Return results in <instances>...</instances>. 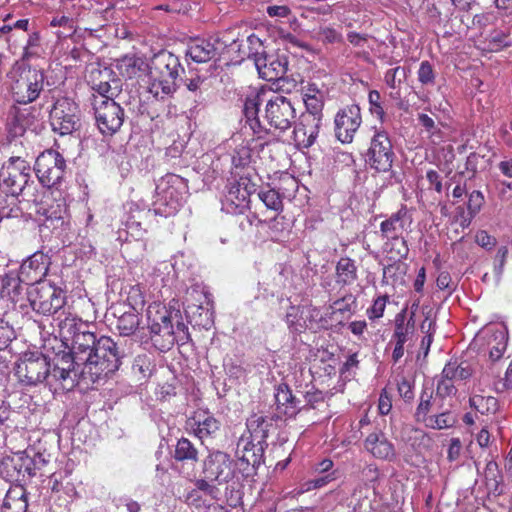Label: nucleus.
<instances>
[{"instance_id":"nucleus-6","label":"nucleus","mask_w":512,"mask_h":512,"mask_svg":"<svg viewBox=\"0 0 512 512\" xmlns=\"http://www.w3.org/2000/svg\"><path fill=\"white\" fill-rule=\"evenodd\" d=\"M183 179L175 174H167L156 185L153 209L164 217L175 215L183 204Z\"/></svg>"},{"instance_id":"nucleus-17","label":"nucleus","mask_w":512,"mask_h":512,"mask_svg":"<svg viewBox=\"0 0 512 512\" xmlns=\"http://www.w3.org/2000/svg\"><path fill=\"white\" fill-rule=\"evenodd\" d=\"M361 123L360 107L356 104L345 106L337 112L334 118L336 138L341 143H351Z\"/></svg>"},{"instance_id":"nucleus-53","label":"nucleus","mask_w":512,"mask_h":512,"mask_svg":"<svg viewBox=\"0 0 512 512\" xmlns=\"http://www.w3.org/2000/svg\"><path fill=\"white\" fill-rule=\"evenodd\" d=\"M494 193L502 201H508L512 199V181L507 182L503 180L495 181Z\"/></svg>"},{"instance_id":"nucleus-43","label":"nucleus","mask_w":512,"mask_h":512,"mask_svg":"<svg viewBox=\"0 0 512 512\" xmlns=\"http://www.w3.org/2000/svg\"><path fill=\"white\" fill-rule=\"evenodd\" d=\"M442 375L457 382L468 379L472 375V371L468 365L463 366L458 364L457 361H450L443 368Z\"/></svg>"},{"instance_id":"nucleus-5","label":"nucleus","mask_w":512,"mask_h":512,"mask_svg":"<svg viewBox=\"0 0 512 512\" xmlns=\"http://www.w3.org/2000/svg\"><path fill=\"white\" fill-rule=\"evenodd\" d=\"M148 70L151 79L150 92L160 98L177 90L178 78L184 72L179 58L165 50L152 57Z\"/></svg>"},{"instance_id":"nucleus-40","label":"nucleus","mask_w":512,"mask_h":512,"mask_svg":"<svg viewBox=\"0 0 512 512\" xmlns=\"http://www.w3.org/2000/svg\"><path fill=\"white\" fill-rule=\"evenodd\" d=\"M433 390L425 387L420 395L419 404L415 411V419L419 423H425L426 420L431 416L429 413L433 407Z\"/></svg>"},{"instance_id":"nucleus-37","label":"nucleus","mask_w":512,"mask_h":512,"mask_svg":"<svg viewBox=\"0 0 512 512\" xmlns=\"http://www.w3.org/2000/svg\"><path fill=\"white\" fill-rule=\"evenodd\" d=\"M413 317L414 313L406 321L405 311L396 315L393 338L397 343L405 344L414 333L415 321Z\"/></svg>"},{"instance_id":"nucleus-20","label":"nucleus","mask_w":512,"mask_h":512,"mask_svg":"<svg viewBox=\"0 0 512 512\" xmlns=\"http://www.w3.org/2000/svg\"><path fill=\"white\" fill-rule=\"evenodd\" d=\"M322 117L311 113H302L293 130V140L299 148L311 147L319 134Z\"/></svg>"},{"instance_id":"nucleus-56","label":"nucleus","mask_w":512,"mask_h":512,"mask_svg":"<svg viewBox=\"0 0 512 512\" xmlns=\"http://www.w3.org/2000/svg\"><path fill=\"white\" fill-rule=\"evenodd\" d=\"M484 203V196L480 191H473L469 195L468 210L471 215H476Z\"/></svg>"},{"instance_id":"nucleus-39","label":"nucleus","mask_w":512,"mask_h":512,"mask_svg":"<svg viewBox=\"0 0 512 512\" xmlns=\"http://www.w3.org/2000/svg\"><path fill=\"white\" fill-rule=\"evenodd\" d=\"M384 251L388 261H404L409 254V247L407 241L402 236L386 240Z\"/></svg>"},{"instance_id":"nucleus-22","label":"nucleus","mask_w":512,"mask_h":512,"mask_svg":"<svg viewBox=\"0 0 512 512\" xmlns=\"http://www.w3.org/2000/svg\"><path fill=\"white\" fill-rule=\"evenodd\" d=\"M50 265V257L37 251L27 258L20 266L19 273L24 283L36 285L46 276Z\"/></svg>"},{"instance_id":"nucleus-7","label":"nucleus","mask_w":512,"mask_h":512,"mask_svg":"<svg viewBox=\"0 0 512 512\" xmlns=\"http://www.w3.org/2000/svg\"><path fill=\"white\" fill-rule=\"evenodd\" d=\"M53 368H50V378L58 382L63 389L71 390L80 378L96 382L92 375L84 373V363L76 359L75 354L68 352L57 353L53 358Z\"/></svg>"},{"instance_id":"nucleus-54","label":"nucleus","mask_w":512,"mask_h":512,"mask_svg":"<svg viewBox=\"0 0 512 512\" xmlns=\"http://www.w3.org/2000/svg\"><path fill=\"white\" fill-rule=\"evenodd\" d=\"M388 301L387 296H379L377 297L373 305L367 310V314L370 319L381 318L384 314L386 303Z\"/></svg>"},{"instance_id":"nucleus-19","label":"nucleus","mask_w":512,"mask_h":512,"mask_svg":"<svg viewBox=\"0 0 512 512\" xmlns=\"http://www.w3.org/2000/svg\"><path fill=\"white\" fill-rule=\"evenodd\" d=\"M204 472L210 481L228 483L234 477L233 461L224 452H213L204 462Z\"/></svg>"},{"instance_id":"nucleus-2","label":"nucleus","mask_w":512,"mask_h":512,"mask_svg":"<svg viewBox=\"0 0 512 512\" xmlns=\"http://www.w3.org/2000/svg\"><path fill=\"white\" fill-rule=\"evenodd\" d=\"M243 111L246 122L256 134L267 131V125L284 132L296 119V109L289 98L263 89L246 96Z\"/></svg>"},{"instance_id":"nucleus-18","label":"nucleus","mask_w":512,"mask_h":512,"mask_svg":"<svg viewBox=\"0 0 512 512\" xmlns=\"http://www.w3.org/2000/svg\"><path fill=\"white\" fill-rule=\"evenodd\" d=\"M253 187L245 178L231 183L222 201V209L227 213L242 214L249 207Z\"/></svg>"},{"instance_id":"nucleus-61","label":"nucleus","mask_w":512,"mask_h":512,"mask_svg":"<svg viewBox=\"0 0 512 512\" xmlns=\"http://www.w3.org/2000/svg\"><path fill=\"white\" fill-rule=\"evenodd\" d=\"M266 12L273 18H285L291 14V9L286 5H272L267 7Z\"/></svg>"},{"instance_id":"nucleus-31","label":"nucleus","mask_w":512,"mask_h":512,"mask_svg":"<svg viewBox=\"0 0 512 512\" xmlns=\"http://www.w3.org/2000/svg\"><path fill=\"white\" fill-rule=\"evenodd\" d=\"M302 95L306 107L305 113L323 116L322 110L325 100V91L316 83L308 82L302 87Z\"/></svg>"},{"instance_id":"nucleus-16","label":"nucleus","mask_w":512,"mask_h":512,"mask_svg":"<svg viewBox=\"0 0 512 512\" xmlns=\"http://www.w3.org/2000/svg\"><path fill=\"white\" fill-rule=\"evenodd\" d=\"M267 446L261 443L240 437L236 447L238 467L244 477H254L257 469L264 461V451Z\"/></svg>"},{"instance_id":"nucleus-63","label":"nucleus","mask_w":512,"mask_h":512,"mask_svg":"<svg viewBox=\"0 0 512 512\" xmlns=\"http://www.w3.org/2000/svg\"><path fill=\"white\" fill-rule=\"evenodd\" d=\"M426 178L430 184V186L434 187V189L438 192V193H441L442 192V182H441V177L439 175V173L435 170H429L427 171V174H426Z\"/></svg>"},{"instance_id":"nucleus-30","label":"nucleus","mask_w":512,"mask_h":512,"mask_svg":"<svg viewBox=\"0 0 512 512\" xmlns=\"http://www.w3.org/2000/svg\"><path fill=\"white\" fill-rule=\"evenodd\" d=\"M28 493L22 485L11 486L6 492L0 512H27Z\"/></svg>"},{"instance_id":"nucleus-13","label":"nucleus","mask_w":512,"mask_h":512,"mask_svg":"<svg viewBox=\"0 0 512 512\" xmlns=\"http://www.w3.org/2000/svg\"><path fill=\"white\" fill-rule=\"evenodd\" d=\"M44 72L36 68L23 70L11 85L14 100L20 104L35 101L44 87Z\"/></svg>"},{"instance_id":"nucleus-25","label":"nucleus","mask_w":512,"mask_h":512,"mask_svg":"<svg viewBox=\"0 0 512 512\" xmlns=\"http://www.w3.org/2000/svg\"><path fill=\"white\" fill-rule=\"evenodd\" d=\"M312 473L314 478L308 480L303 485L305 491L322 488L332 481H335L340 476L339 470L334 468L333 461L328 458L314 463Z\"/></svg>"},{"instance_id":"nucleus-14","label":"nucleus","mask_w":512,"mask_h":512,"mask_svg":"<svg viewBox=\"0 0 512 512\" xmlns=\"http://www.w3.org/2000/svg\"><path fill=\"white\" fill-rule=\"evenodd\" d=\"M66 161L55 150L49 149L42 152L35 161L34 170L39 181L47 187L58 184L65 173Z\"/></svg>"},{"instance_id":"nucleus-60","label":"nucleus","mask_w":512,"mask_h":512,"mask_svg":"<svg viewBox=\"0 0 512 512\" xmlns=\"http://www.w3.org/2000/svg\"><path fill=\"white\" fill-rule=\"evenodd\" d=\"M462 444L459 438H452L447 451V459L450 462L457 461L460 457Z\"/></svg>"},{"instance_id":"nucleus-36","label":"nucleus","mask_w":512,"mask_h":512,"mask_svg":"<svg viewBox=\"0 0 512 512\" xmlns=\"http://www.w3.org/2000/svg\"><path fill=\"white\" fill-rule=\"evenodd\" d=\"M383 268V283L387 285H402L408 271L405 261H389Z\"/></svg>"},{"instance_id":"nucleus-23","label":"nucleus","mask_w":512,"mask_h":512,"mask_svg":"<svg viewBox=\"0 0 512 512\" xmlns=\"http://www.w3.org/2000/svg\"><path fill=\"white\" fill-rule=\"evenodd\" d=\"M412 216L407 207L402 205L380 224V234L383 239L390 240L402 237L404 231L410 230Z\"/></svg>"},{"instance_id":"nucleus-50","label":"nucleus","mask_w":512,"mask_h":512,"mask_svg":"<svg viewBox=\"0 0 512 512\" xmlns=\"http://www.w3.org/2000/svg\"><path fill=\"white\" fill-rule=\"evenodd\" d=\"M457 389L455 387V381L447 379L441 374V379L437 383L436 397L445 398L448 396L455 395Z\"/></svg>"},{"instance_id":"nucleus-24","label":"nucleus","mask_w":512,"mask_h":512,"mask_svg":"<svg viewBox=\"0 0 512 512\" xmlns=\"http://www.w3.org/2000/svg\"><path fill=\"white\" fill-rule=\"evenodd\" d=\"M3 467L11 479L23 481L25 477H32L36 471V459H32L25 453H18L12 457H7L3 461Z\"/></svg>"},{"instance_id":"nucleus-64","label":"nucleus","mask_w":512,"mask_h":512,"mask_svg":"<svg viewBox=\"0 0 512 512\" xmlns=\"http://www.w3.org/2000/svg\"><path fill=\"white\" fill-rule=\"evenodd\" d=\"M50 25L53 27H68L70 31L73 30V20L64 15L55 16L50 22Z\"/></svg>"},{"instance_id":"nucleus-28","label":"nucleus","mask_w":512,"mask_h":512,"mask_svg":"<svg viewBox=\"0 0 512 512\" xmlns=\"http://www.w3.org/2000/svg\"><path fill=\"white\" fill-rule=\"evenodd\" d=\"M218 45V39H195L189 44L186 55L197 63H205L215 57Z\"/></svg>"},{"instance_id":"nucleus-51","label":"nucleus","mask_w":512,"mask_h":512,"mask_svg":"<svg viewBox=\"0 0 512 512\" xmlns=\"http://www.w3.org/2000/svg\"><path fill=\"white\" fill-rule=\"evenodd\" d=\"M112 82L115 85L114 87L108 81H101L98 84H94L92 88L99 94L98 96H94V100H99L100 97L112 98L115 91L118 89V81L113 80Z\"/></svg>"},{"instance_id":"nucleus-44","label":"nucleus","mask_w":512,"mask_h":512,"mask_svg":"<svg viewBox=\"0 0 512 512\" xmlns=\"http://www.w3.org/2000/svg\"><path fill=\"white\" fill-rule=\"evenodd\" d=\"M197 427L195 428L196 436L200 439L208 437L219 430V422L212 416H204L203 419L196 421Z\"/></svg>"},{"instance_id":"nucleus-21","label":"nucleus","mask_w":512,"mask_h":512,"mask_svg":"<svg viewBox=\"0 0 512 512\" xmlns=\"http://www.w3.org/2000/svg\"><path fill=\"white\" fill-rule=\"evenodd\" d=\"M128 301L130 308L117 317L116 329L121 336H131L139 328L141 317L136 307L144 304L141 291L138 287H132L129 293Z\"/></svg>"},{"instance_id":"nucleus-8","label":"nucleus","mask_w":512,"mask_h":512,"mask_svg":"<svg viewBox=\"0 0 512 512\" xmlns=\"http://www.w3.org/2000/svg\"><path fill=\"white\" fill-rule=\"evenodd\" d=\"M395 153L388 133L375 130L364 154L365 163L377 172H388L393 165Z\"/></svg>"},{"instance_id":"nucleus-42","label":"nucleus","mask_w":512,"mask_h":512,"mask_svg":"<svg viewBox=\"0 0 512 512\" xmlns=\"http://www.w3.org/2000/svg\"><path fill=\"white\" fill-rule=\"evenodd\" d=\"M457 423V417L450 411H444L431 415L424 425L430 429L442 430L453 427Z\"/></svg>"},{"instance_id":"nucleus-41","label":"nucleus","mask_w":512,"mask_h":512,"mask_svg":"<svg viewBox=\"0 0 512 512\" xmlns=\"http://www.w3.org/2000/svg\"><path fill=\"white\" fill-rule=\"evenodd\" d=\"M484 477L487 488L495 494H500L502 491L500 485L502 483V475L500 473L498 464L490 460L487 462Z\"/></svg>"},{"instance_id":"nucleus-45","label":"nucleus","mask_w":512,"mask_h":512,"mask_svg":"<svg viewBox=\"0 0 512 512\" xmlns=\"http://www.w3.org/2000/svg\"><path fill=\"white\" fill-rule=\"evenodd\" d=\"M258 197L268 209L276 212L283 210L282 198L278 191L274 189L261 190Z\"/></svg>"},{"instance_id":"nucleus-55","label":"nucleus","mask_w":512,"mask_h":512,"mask_svg":"<svg viewBox=\"0 0 512 512\" xmlns=\"http://www.w3.org/2000/svg\"><path fill=\"white\" fill-rule=\"evenodd\" d=\"M380 93L376 90L370 91L368 95V100L370 104V112L372 115L382 119L384 116V109L380 103Z\"/></svg>"},{"instance_id":"nucleus-12","label":"nucleus","mask_w":512,"mask_h":512,"mask_svg":"<svg viewBox=\"0 0 512 512\" xmlns=\"http://www.w3.org/2000/svg\"><path fill=\"white\" fill-rule=\"evenodd\" d=\"M51 363L48 358L38 352L25 354L15 367L18 380L27 386H35L50 378Z\"/></svg>"},{"instance_id":"nucleus-32","label":"nucleus","mask_w":512,"mask_h":512,"mask_svg":"<svg viewBox=\"0 0 512 512\" xmlns=\"http://www.w3.org/2000/svg\"><path fill=\"white\" fill-rule=\"evenodd\" d=\"M246 426L247 433L243 434L241 437H246L248 440L267 446L266 439L268 437L269 426H271V423L266 417L254 414L247 420Z\"/></svg>"},{"instance_id":"nucleus-9","label":"nucleus","mask_w":512,"mask_h":512,"mask_svg":"<svg viewBox=\"0 0 512 512\" xmlns=\"http://www.w3.org/2000/svg\"><path fill=\"white\" fill-rule=\"evenodd\" d=\"M28 300L34 311L43 315H50L64 306L65 295L62 289L44 281L32 285L28 291Z\"/></svg>"},{"instance_id":"nucleus-49","label":"nucleus","mask_w":512,"mask_h":512,"mask_svg":"<svg viewBox=\"0 0 512 512\" xmlns=\"http://www.w3.org/2000/svg\"><path fill=\"white\" fill-rule=\"evenodd\" d=\"M15 337L13 327L3 317H0V350L8 348Z\"/></svg>"},{"instance_id":"nucleus-57","label":"nucleus","mask_w":512,"mask_h":512,"mask_svg":"<svg viewBox=\"0 0 512 512\" xmlns=\"http://www.w3.org/2000/svg\"><path fill=\"white\" fill-rule=\"evenodd\" d=\"M319 38L326 43H338L342 41V35L334 28L324 27L319 31Z\"/></svg>"},{"instance_id":"nucleus-15","label":"nucleus","mask_w":512,"mask_h":512,"mask_svg":"<svg viewBox=\"0 0 512 512\" xmlns=\"http://www.w3.org/2000/svg\"><path fill=\"white\" fill-rule=\"evenodd\" d=\"M97 126L102 134L116 133L124 122V110L112 98L100 97L93 102Z\"/></svg>"},{"instance_id":"nucleus-1","label":"nucleus","mask_w":512,"mask_h":512,"mask_svg":"<svg viewBox=\"0 0 512 512\" xmlns=\"http://www.w3.org/2000/svg\"><path fill=\"white\" fill-rule=\"evenodd\" d=\"M87 322L74 316L59 321V336L76 359L84 363V373L99 380L117 371L126 356L125 350L111 337H97Z\"/></svg>"},{"instance_id":"nucleus-59","label":"nucleus","mask_w":512,"mask_h":512,"mask_svg":"<svg viewBox=\"0 0 512 512\" xmlns=\"http://www.w3.org/2000/svg\"><path fill=\"white\" fill-rule=\"evenodd\" d=\"M185 502L190 505L194 506L196 508L206 507L209 504H206L205 500L203 499V496L201 493H199L198 490L192 489L189 491L185 496Z\"/></svg>"},{"instance_id":"nucleus-33","label":"nucleus","mask_w":512,"mask_h":512,"mask_svg":"<svg viewBox=\"0 0 512 512\" xmlns=\"http://www.w3.org/2000/svg\"><path fill=\"white\" fill-rule=\"evenodd\" d=\"M22 283L24 281L19 272L5 271L0 274L1 298L8 297L11 301L16 302L22 291Z\"/></svg>"},{"instance_id":"nucleus-29","label":"nucleus","mask_w":512,"mask_h":512,"mask_svg":"<svg viewBox=\"0 0 512 512\" xmlns=\"http://www.w3.org/2000/svg\"><path fill=\"white\" fill-rule=\"evenodd\" d=\"M149 68V63L139 55H125L116 61V69L125 78L133 79L141 76Z\"/></svg>"},{"instance_id":"nucleus-4","label":"nucleus","mask_w":512,"mask_h":512,"mask_svg":"<svg viewBox=\"0 0 512 512\" xmlns=\"http://www.w3.org/2000/svg\"><path fill=\"white\" fill-rule=\"evenodd\" d=\"M146 316L150 339L161 352L170 350L175 343L185 344L189 340L186 325L177 321L174 326L171 314L165 307L157 304L149 305Z\"/></svg>"},{"instance_id":"nucleus-38","label":"nucleus","mask_w":512,"mask_h":512,"mask_svg":"<svg viewBox=\"0 0 512 512\" xmlns=\"http://www.w3.org/2000/svg\"><path fill=\"white\" fill-rule=\"evenodd\" d=\"M198 458V449L189 439L182 437L177 441L174 451L176 461L193 465L198 461Z\"/></svg>"},{"instance_id":"nucleus-10","label":"nucleus","mask_w":512,"mask_h":512,"mask_svg":"<svg viewBox=\"0 0 512 512\" xmlns=\"http://www.w3.org/2000/svg\"><path fill=\"white\" fill-rule=\"evenodd\" d=\"M50 124L61 136L72 134L80 127L78 105L68 97L58 98L50 110Z\"/></svg>"},{"instance_id":"nucleus-11","label":"nucleus","mask_w":512,"mask_h":512,"mask_svg":"<svg viewBox=\"0 0 512 512\" xmlns=\"http://www.w3.org/2000/svg\"><path fill=\"white\" fill-rule=\"evenodd\" d=\"M30 179V165L20 157H12L0 170V189L12 197L19 196Z\"/></svg>"},{"instance_id":"nucleus-62","label":"nucleus","mask_w":512,"mask_h":512,"mask_svg":"<svg viewBox=\"0 0 512 512\" xmlns=\"http://www.w3.org/2000/svg\"><path fill=\"white\" fill-rule=\"evenodd\" d=\"M398 392L400 394V396L406 400V401H410L413 399L414 397V392H413V386L412 384L410 383V381H408L407 379L403 378L399 383H398Z\"/></svg>"},{"instance_id":"nucleus-34","label":"nucleus","mask_w":512,"mask_h":512,"mask_svg":"<svg viewBox=\"0 0 512 512\" xmlns=\"http://www.w3.org/2000/svg\"><path fill=\"white\" fill-rule=\"evenodd\" d=\"M508 342V334L506 327L500 326L492 330L491 335L487 341L489 349V359L495 362L502 358Z\"/></svg>"},{"instance_id":"nucleus-3","label":"nucleus","mask_w":512,"mask_h":512,"mask_svg":"<svg viewBox=\"0 0 512 512\" xmlns=\"http://www.w3.org/2000/svg\"><path fill=\"white\" fill-rule=\"evenodd\" d=\"M246 43L248 51L244 52V55L253 58L258 74L262 79L276 82L277 89L286 92L291 91L296 86L295 80H289L285 77L289 65L288 57L285 54L259 52L258 48L262 47V42L254 34L247 37Z\"/></svg>"},{"instance_id":"nucleus-47","label":"nucleus","mask_w":512,"mask_h":512,"mask_svg":"<svg viewBox=\"0 0 512 512\" xmlns=\"http://www.w3.org/2000/svg\"><path fill=\"white\" fill-rule=\"evenodd\" d=\"M418 81L424 86L435 84L436 73L429 61H422L417 71Z\"/></svg>"},{"instance_id":"nucleus-52","label":"nucleus","mask_w":512,"mask_h":512,"mask_svg":"<svg viewBox=\"0 0 512 512\" xmlns=\"http://www.w3.org/2000/svg\"><path fill=\"white\" fill-rule=\"evenodd\" d=\"M194 490H198L199 493H203L206 496H209L212 500H216L219 495V489L210 484V482L206 479H197L195 481Z\"/></svg>"},{"instance_id":"nucleus-27","label":"nucleus","mask_w":512,"mask_h":512,"mask_svg":"<svg viewBox=\"0 0 512 512\" xmlns=\"http://www.w3.org/2000/svg\"><path fill=\"white\" fill-rule=\"evenodd\" d=\"M275 404L279 415L295 416L300 410L301 401L297 399L285 383L279 384L275 389Z\"/></svg>"},{"instance_id":"nucleus-46","label":"nucleus","mask_w":512,"mask_h":512,"mask_svg":"<svg viewBox=\"0 0 512 512\" xmlns=\"http://www.w3.org/2000/svg\"><path fill=\"white\" fill-rule=\"evenodd\" d=\"M347 506L352 509V512H367V507H370V502L363 494L362 488L354 489Z\"/></svg>"},{"instance_id":"nucleus-48","label":"nucleus","mask_w":512,"mask_h":512,"mask_svg":"<svg viewBox=\"0 0 512 512\" xmlns=\"http://www.w3.org/2000/svg\"><path fill=\"white\" fill-rule=\"evenodd\" d=\"M407 77V72L404 67L397 66L395 68L389 69L385 73V82L391 88H396L399 86Z\"/></svg>"},{"instance_id":"nucleus-58","label":"nucleus","mask_w":512,"mask_h":512,"mask_svg":"<svg viewBox=\"0 0 512 512\" xmlns=\"http://www.w3.org/2000/svg\"><path fill=\"white\" fill-rule=\"evenodd\" d=\"M475 240L479 246L487 250L493 249L497 243L496 238L491 236L484 230L477 232Z\"/></svg>"},{"instance_id":"nucleus-26","label":"nucleus","mask_w":512,"mask_h":512,"mask_svg":"<svg viewBox=\"0 0 512 512\" xmlns=\"http://www.w3.org/2000/svg\"><path fill=\"white\" fill-rule=\"evenodd\" d=\"M365 448L374 457L382 460H392L396 455L394 445L382 431L370 433L365 440Z\"/></svg>"},{"instance_id":"nucleus-35","label":"nucleus","mask_w":512,"mask_h":512,"mask_svg":"<svg viewBox=\"0 0 512 512\" xmlns=\"http://www.w3.org/2000/svg\"><path fill=\"white\" fill-rule=\"evenodd\" d=\"M336 283L341 286H350L358 279L355 261L349 257H341L336 264Z\"/></svg>"}]
</instances>
